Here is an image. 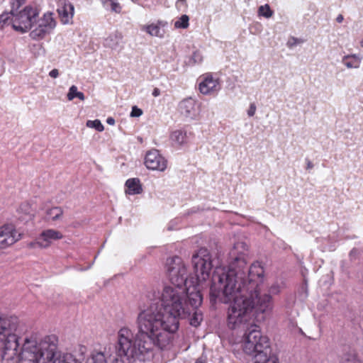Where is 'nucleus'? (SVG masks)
<instances>
[{
    "label": "nucleus",
    "instance_id": "1",
    "mask_svg": "<svg viewBox=\"0 0 363 363\" xmlns=\"http://www.w3.org/2000/svg\"><path fill=\"white\" fill-rule=\"evenodd\" d=\"M194 276H187V266L183 259L174 256L165 262L166 276L169 284L161 292H148L149 301L140 308L136 319L135 336L128 328L119 330L120 351L129 362L151 352L155 347L168 350L172 345L179 327V320L186 318L191 309L202 303L201 291L208 286L213 267L212 256L201 247L192 256Z\"/></svg>",
    "mask_w": 363,
    "mask_h": 363
},
{
    "label": "nucleus",
    "instance_id": "2",
    "mask_svg": "<svg viewBox=\"0 0 363 363\" xmlns=\"http://www.w3.org/2000/svg\"><path fill=\"white\" fill-rule=\"evenodd\" d=\"M247 251L246 243L236 242L230 252L233 260L229 266L216 267L212 276L211 300L230 304L227 325L230 328L245 326L253 311L257 314L272 312V296L279 294L284 288L283 281L276 280L269 286L268 293L261 294L257 288L263 281L264 269L259 262L248 267Z\"/></svg>",
    "mask_w": 363,
    "mask_h": 363
},
{
    "label": "nucleus",
    "instance_id": "3",
    "mask_svg": "<svg viewBox=\"0 0 363 363\" xmlns=\"http://www.w3.org/2000/svg\"><path fill=\"white\" fill-rule=\"evenodd\" d=\"M57 339L55 336L38 338L32 334L26 336L21 350L15 349L16 357L11 359H4V363H49L55 355Z\"/></svg>",
    "mask_w": 363,
    "mask_h": 363
},
{
    "label": "nucleus",
    "instance_id": "4",
    "mask_svg": "<svg viewBox=\"0 0 363 363\" xmlns=\"http://www.w3.org/2000/svg\"><path fill=\"white\" fill-rule=\"evenodd\" d=\"M250 320L245 326L231 330H245L242 339V347L246 354L254 356L253 363H269L272 357H278L272 352L269 338L262 335L259 326L250 324Z\"/></svg>",
    "mask_w": 363,
    "mask_h": 363
},
{
    "label": "nucleus",
    "instance_id": "5",
    "mask_svg": "<svg viewBox=\"0 0 363 363\" xmlns=\"http://www.w3.org/2000/svg\"><path fill=\"white\" fill-rule=\"evenodd\" d=\"M19 334L16 318L0 316V342L3 344L2 361L16 357L15 349L19 347Z\"/></svg>",
    "mask_w": 363,
    "mask_h": 363
},
{
    "label": "nucleus",
    "instance_id": "6",
    "mask_svg": "<svg viewBox=\"0 0 363 363\" xmlns=\"http://www.w3.org/2000/svg\"><path fill=\"white\" fill-rule=\"evenodd\" d=\"M38 16L36 9L30 6L16 13H4L0 15V29L10 26L15 31L25 33L31 29Z\"/></svg>",
    "mask_w": 363,
    "mask_h": 363
},
{
    "label": "nucleus",
    "instance_id": "7",
    "mask_svg": "<svg viewBox=\"0 0 363 363\" xmlns=\"http://www.w3.org/2000/svg\"><path fill=\"white\" fill-rule=\"evenodd\" d=\"M119 332L118 333V345L116 352H111V349H104L103 352H93L86 363H118V358L120 357L123 363H134L137 360L145 361L150 352H144L141 357L135 358L133 361L129 362L128 358L120 351Z\"/></svg>",
    "mask_w": 363,
    "mask_h": 363
},
{
    "label": "nucleus",
    "instance_id": "8",
    "mask_svg": "<svg viewBox=\"0 0 363 363\" xmlns=\"http://www.w3.org/2000/svg\"><path fill=\"white\" fill-rule=\"evenodd\" d=\"M198 89L203 95H216L221 89L220 82L218 78L208 73L200 77Z\"/></svg>",
    "mask_w": 363,
    "mask_h": 363
},
{
    "label": "nucleus",
    "instance_id": "9",
    "mask_svg": "<svg viewBox=\"0 0 363 363\" xmlns=\"http://www.w3.org/2000/svg\"><path fill=\"white\" fill-rule=\"evenodd\" d=\"M63 238L62 233L55 229L48 228L43 230L36 239L35 242L30 244L31 247L35 245L40 248L49 247L53 242L60 240Z\"/></svg>",
    "mask_w": 363,
    "mask_h": 363
},
{
    "label": "nucleus",
    "instance_id": "10",
    "mask_svg": "<svg viewBox=\"0 0 363 363\" xmlns=\"http://www.w3.org/2000/svg\"><path fill=\"white\" fill-rule=\"evenodd\" d=\"M21 239L19 233L12 224L0 227V249H6Z\"/></svg>",
    "mask_w": 363,
    "mask_h": 363
},
{
    "label": "nucleus",
    "instance_id": "11",
    "mask_svg": "<svg viewBox=\"0 0 363 363\" xmlns=\"http://www.w3.org/2000/svg\"><path fill=\"white\" fill-rule=\"evenodd\" d=\"M145 164L149 169L164 172L167 167V160L158 150H152L146 153Z\"/></svg>",
    "mask_w": 363,
    "mask_h": 363
},
{
    "label": "nucleus",
    "instance_id": "12",
    "mask_svg": "<svg viewBox=\"0 0 363 363\" xmlns=\"http://www.w3.org/2000/svg\"><path fill=\"white\" fill-rule=\"evenodd\" d=\"M179 113L189 120H195L199 116V109L196 102L192 98H187L182 100L179 104Z\"/></svg>",
    "mask_w": 363,
    "mask_h": 363
},
{
    "label": "nucleus",
    "instance_id": "13",
    "mask_svg": "<svg viewBox=\"0 0 363 363\" xmlns=\"http://www.w3.org/2000/svg\"><path fill=\"white\" fill-rule=\"evenodd\" d=\"M74 6L66 0H60L57 4V12L63 24L70 23L74 16Z\"/></svg>",
    "mask_w": 363,
    "mask_h": 363
},
{
    "label": "nucleus",
    "instance_id": "14",
    "mask_svg": "<svg viewBox=\"0 0 363 363\" xmlns=\"http://www.w3.org/2000/svg\"><path fill=\"white\" fill-rule=\"evenodd\" d=\"M166 26L167 22L157 21L155 23L143 25L140 26V29L141 30L146 32L150 36L162 38L165 34L164 28Z\"/></svg>",
    "mask_w": 363,
    "mask_h": 363
},
{
    "label": "nucleus",
    "instance_id": "15",
    "mask_svg": "<svg viewBox=\"0 0 363 363\" xmlns=\"http://www.w3.org/2000/svg\"><path fill=\"white\" fill-rule=\"evenodd\" d=\"M64 219V210L60 206H52L45 211V220L53 225L62 222Z\"/></svg>",
    "mask_w": 363,
    "mask_h": 363
},
{
    "label": "nucleus",
    "instance_id": "16",
    "mask_svg": "<svg viewBox=\"0 0 363 363\" xmlns=\"http://www.w3.org/2000/svg\"><path fill=\"white\" fill-rule=\"evenodd\" d=\"M125 192L126 194H129V195L140 194L143 191L142 185L140 184V179L138 178L128 179L125 182Z\"/></svg>",
    "mask_w": 363,
    "mask_h": 363
},
{
    "label": "nucleus",
    "instance_id": "17",
    "mask_svg": "<svg viewBox=\"0 0 363 363\" xmlns=\"http://www.w3.org/2000/svg\"><path fill=\"white\" fill-rule=\"evenodd\" d=\"M362 57L358 54L347 55L342 57V64L348 69H358L360 67Z\"/></svg>",
    "mask_w": 363,
    "mask_h": 363
},
{
    "label": "nucleus",
    "instance_id": "18",
    "mask_svg": "<svg viewBox=\"0 0 363 363\" xmlns=\"http://www.w3.org/2000/svg\"><path fill=\"white\" fill-rule=\"evenodd\" d=\"M50 362L52 363H79L74 357L69 353H62L55 350V355Z\"/></svg>",
    "mask_w": 363,
    "mask_h": 363
},
{
    "label": "nucleus",
    "instance_id": "19",
    "mask_svg": "<svg viewBox=\"0 0 363 363\" xmlns=\"http://www.w3.org/2000/svg\"><path fill=\"white\" fill-rule=\"evenodd\" d=\"M52 30V28H48V26L38 22V26L30 32V36L34 40L42 39Z\"/></svg>",
    "mask_w": 363,
    "mask_h": 363
},
{
    "label": "nucleus",
    "instance_id": "20",
    "mask_svg": "<svg viewBox=\"0 0 363 363\" xmlns=\"http://www.w3.org/2000/svg\"><path fill=\"white\" fill-rule=\"evenodd\" d=\"M122 40V35L119 33H113L110 34L104 39V45L106 48L111 49H116Z\"/></svg>",
    "mask_w": 363,
    "mask_h": 363
},
{
    "label": "nucleus",
    "instance_id": "21",
    "mask_svg": "<svg viewBox=\"0 0 363 363\" xmlns=\"http://www.w3.org/2000/svg\"><path fill=\"white\" fill-rule=\"evenodd\" d=\"M188 305L190 306L191 309H192L189 301H188ZM199 306H197L196 308L191 310L190 314L188 315V317H189L192 313V316L190 318V324L194 327L199 325L203 320V314L201 311L199 310ZM186 318H187V316Z\"/></svg>",
    "mask_w": 363,
    "mask_h": 363
},
{
    "label": "nucleus",
    "instance_id": "22",
    "mask_svg": "<svg viewBox=\"0 0 363 363\" xmlns=\"http://www.w3.org/2000/svg\"><path fill=\"white\" fill-rule=\"evenodd\" d=\"M170 139L175 145H182L186 143V133L182 130H177L172 133Z\"/></svg>",
    "mask_w": 363,
    "mask_h": 363
},
{
    "label": "nucleus",
    "instance_id": "23",
    "mask_svg": "<svg viewBox=\"0 0 363 363\" xmlns=\"http://www.w3.org/2000/svg\"><path fill=\"white\" fill-rule=\"evenodd\" d=\"M257 14L265 18H270L274 15V11L271 9L269 4L262 5L258 8Z\"/></svg>",
    "mask_w": 363,
    "mask_h": 363
},
{
    "label": "nucleus",
    "instance_id": "24",
    "mask_svg": "<svg viewBox=\"0 0 363 363\" xmlns=\"http://www.w3.org/2000/svg\"><path fill=\"white\" fill-rule=\"evenodd\" d=\"M17 211L23 215L31 216L33 214L32 206L29 202L25 201L20 204Z\"/></svg>",
    "mask_w": 363,
    "mask_h": 363
},
{
    "label": "nucleus",
    "instance_id": "25",
    "mask_svg": "<svg viewBox=\"0 0 363 363\" xmlns=\"http://www.w3.org/2000/svg\"><path fill=\"white\" fill-rule=\"evenodd\" d=\"M38 22L48 26V28L54 29L55 27V21L52 17V13H45L43 17L41 18Z\"/></svg>",
    "mask_w": 363,
    "mask_h": 363
},
{
    "label": "nucleus",
    "instance_id": "26",
    "mask_svg": "<svg viewBox=\"0 0 363 363\" xmlns=\"http://www.w3.org/2000/svg\"><path fill=\"white\" fill-rule=\"evenodd\" d=\"M189 16L186 14H184L174 22V27L176 28H186L189 25Z\"/></svg>",
    "mask_w": 363,
    "mask_h": 363
},
{
    "label": "nucleus",
    "instance_id": "27",
    "mask_svg": "<svg viewBox=\"0 0 363 363\" xmlns=\"http://www.w3.org/2000/svg\"><path fill=\"white\" fill-rule=\"evenodd\" d=\"M86 125L88 128H94L99 132H102L104 130L103 124L98 119L94 121L89 120L86 121Z\"/></svg>",
    "mask_w": 363,
    "mask_h": 363
},
{
    "label": "nucleus",
    "instance_id": "28",
    "mask_svg": "<svg viewBox=\"0 0 363 363\" xmlns=\"http://www.w3.org/2000/svg\"><path fill=\"white\" fill-rule=\"evenodd\" d=\"M343 363H359L357 355L354 352H350L343 357Z\"/></svg>",
    "mask_w": 363,
    "mask_h": 363
},
{
    "label": "nucleus",
    "instance_id": "29",
    "mask_svg": "<svg viewBox=\"0 0 363 363\" xmlns=\"http://www.w3.org/2000/svg\"><path fill=\"white\" fill-rule=\"evenodd\" d=\"M104 6L111 7V9L116 12H120L121 6L119 4L115 2L113 0H101Z\"/></svg>",
    "mask_w": 363,
    "mask_h": 363
},
{
    "label": "nucleus",
    "instance_id": "30",
    "mask_svg": "<svg viewBox=\"0 0 363 363\" xmlns=\"http://www.w3.org/2000/svg\"><path fill=\"white\" fill-rule=\"evenodd\" d=\"M202 60L203 56L201 53L199 51H195L190 59L189 63L191 65L199 64Z\"/></svg>",
    "mask_w": 363,
    "mask_h": 363
},
{
    "label": "nucleus",
    "instance_id": "31",
    "mask_svg": "<svg viewBox=\"0 0 363 363\" xmlns=\"http://www.w3.org/2000/svg\"><path fill=\"white\" fill-rule=\"evenodd\" d=\"M9 2L11 7L10 12H13L23 5L26 3V0H9Z\"/></svg>",
    "mask_w": 363,
    "mask_h": 363
},
{
    "label": "nucleus",
    "instance_id": "32",
    "mask_svg": "<svg viewBox=\"0 0 363 363\" xmlns=\"http://www.w3.org/2000/svg\"><path fill=\"white\" fill-rule=\"evenodd\" d=\"M78 89L75 85H72L69 87V91L67 94V99L69 101H72L77 96V94H78Z\"/></svg>",
    "mask_w": 363,
    "mask_h": 363
},
{
    "label": "nucleus",
    "instance_id": "33",
    "mask_svg": "<svg viewBox=\"0 0 363 363\" xmlns=\"http://www.w3.org/2000/svg\"><path fill=\"white\" fill-rule=\"evenodd\" d=\"M303 43V40L300 38H295V37H291L288 41H287V46L289 48H293L298 44H301Z\"/></svg>",
    "mask_w": 363,
    "mask_h": 363
},
{
    "label": "nucleus",
    "instance_id": "34",
    "mask_svg": "<svg viewBox=\"0 0 363 363\" xmlns=\"http://www.w3.org/2000/svg\"><path fill=\"white\" fill-rule=\"evenodd\" d=\"M257 110V106L255 103H251L250 104L249 108L247 111V114L249 117H252L255 116Z\"/></svg>",
    "mask_w": 363,
    "mask_h": 363
},
{
    "label": "nucleus",
    "instance_id": "35",
    "mask_svg": "<svg viewBox=\"0 0 363 363\" xmlns=\"http://www.w3.org/2000/svg\"><path fill=\"white\" fill-rule=\"evenodd\" d=\"M143 114V111L140 108L136 106H133L130 113L132 117H139Z\"/></svg>",
    "mask_w": 363,
    "mask_h": 363
},
{
    "label": "nucleus",
    "instance_id": "36",
    "mask_svg": "<svg viewBox=\"0 0 363 363\" xmlns=\"http://www.w3.org/2000/svg\"><path fill=\"white\" fill-rule=\"evenodd\" d=\"M59 75L60 73L57 69H53L49 72V76L53 79L57 78Z\"/></svg>",
    "mask_w": 363,
    "mask_h": 363
},
{
    "label": "nucleus",
    "instance_id": "37",
    "mask_svg": "<svg viewBox=\"0 0 363 363\" xmlns=\"http://www.w3.org/2000/svg\"><path fill=\"white\" fill-rule=\"evenodd\" d=\"M106 123L108 125H113L115 124V119L113 118H112V117H108L106 119Z\"/></svg>",
    "mask_w": 363,
    "mask_h": 363
},
{
    "label": "nucleus",
    "instance_id": "38",
    "mask_svg": "<svg viewBox=\"0 0 363 363\" xmlns=\"http://www.w3.org/2000/svg\"><path fill=\"white\" fill-rule=\"evenodd\" d=\"M160 90L158 88H155L152 91V96L155 97H157L160 96Z\"/></svg>",
    "mask_w": 363,
    "mask_h": 363
},
{
    "label": "nucleus",
    "instance_id": "39",
    "mask_svg": "<svg viewBox=\"0 0 363 363\" xmlns=\"http://www.w3.org/2000/svg\"><path fill=\"white\" fill-rule=\"evenodd\" d=\"M76 98H78L81 101H84L85 99L84 94L82 92H81V91H79V93L77 94Z\"/></svg>",
    "mask_w": 363,
    "mask_h": 363
},
{
    "label": "nucleus",
    "instance_id": "40",
    "mask_svg": "<svg viewBox=\"0 0 363 363\" xmlns=\"http://www.w3.org/2000/svg\"><path fill=\"white\" fill-rule=\"evenodd\" d=\"M343 20H344V17L342 14H339L336 18V21L340 23H342L343 21Z\"/></svg>",
    "mask_w": 363,
    "mask_h": 363
},
{
    "label": "nucleus",
    "instance_id": "41",
    "mask_svg": "<svg viewBox=\"0 0 363 363\" xmlns=\"http://www.w3.org/2000/svg\"><path fill=\"white\" fill-rule=\"evenodd\" d=\"M4 72V62L1 59H0V76Z\"/></svg>",
    "mask_w": 363,
    "mask_h": 363
},
{
    "label": "nucleus",
    "instance_id": "42",
    "mask_svg": "<svg viewBox=\"0 0 363 363\" xmlns=\"http://www.w3.org/2000/svg\"><path fill=\"white\" fill-rule=\"evenodd\" d=\"M269 363H279L278 357H272L271 360H269Z\"/></svg>",
    "mask_w": 363,
    "mask_h": 363
},
{
    "label": "nucleus",
    "instance_id": "43",
    "mask_svg": "<svg viewBox=\"0 0 363 363\" xmlns=\"http://www.w3.org/2000/svg\"><path fill=\"white\" fill-rule=\"evenodd\" d=\"M313 167V163L311 161H308V162H307V168L308 169H311Z\"/></svg>",
    "mask_w": 363,
    "mask_h": 363
},
{
    "label": "nucleus",
    "instance_id": "44",
    "mask_svg": "<svg viewBox=\"0 0 363 363\" xmlns=\"http://www.w3.org/2000/svg\"><path fill=\"white\" fill-rule=\"evenodd\" d=\"M195 363H205V362L201 359H198Z\"/></svg>",
    "mask_w": 363,
    "mask_h": 363
}]
</instances>
